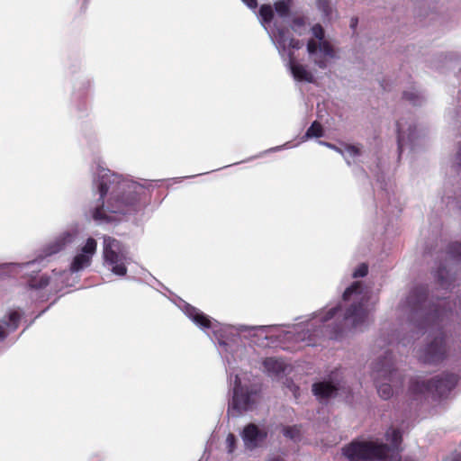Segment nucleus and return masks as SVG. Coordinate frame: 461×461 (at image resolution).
Returning <instances> with one entry per match:
<instances>
[{"instance_id": "38", "label": "nucleus", "mask_w": 461, "mask_h": 461, "mask_svg": "<svg viewBox=\"0 0 461 461\" xmlns=\"http://www.w3.org/2000/svg\"><path fill=\"white\" fill-rule=\"evenodd\" d=\"M458 310L461 312V299L459 300V303H458Z\"/></svg>"}, {"instance_id": "26", "label": "nucleus", "mask_w": 461, "mask_h": 461, "mask_svg": "<svg viewBox=\"0 0 461 461\" xmlns=\"http://www.w3.org/2000/svg\"><path fill=\"white\" fill-rule=\"evenodd\" d=\"M293 0H278L275 3V9L280 17H286L289 14Z\"/></svg>"}, {"instance_id": "36", "label": "nucleus", "mask_w": 461, "mask_h": 461, "mask_svg": "<svg viewBox=\"0 0 461 461\" xmlns=\"http://www.w3.org/2000/svg\"><path fill=\"white\" fill-rule=\"evenodd\" d=\"M266 461H285L282 456L278 455L270 456Z\"/></svg>"}, {"instance_id": "15", "label": "nucleus", "mask_w": 461, "mask_h": 461, "mask_svg": "<svg viewBox=\"0 0 461 461\" xmlns=\"http://www.w3.org/2000/svg\"><path fill=\"white\" fill-rule=\"evenodd\" d=\"M268 436V429L265 425L249 423L244 427L241 432V438L244 447L248 450H255L266 443Z\"/></svg>"}, {"instance_id": "4", "label": "nucleus", "mask_w": 461, "mask_h": 461, "mask_svg": "<svg viewBox=\"0 0 461 461\" xmlns=\"http://www.w3.org/2000/svg\"><path fill=\"white\" fill-rule=\"evenodd\" d=\"M268 33L280 56L286 62V67L294 79L297 82L314 83L313 72L307 66L297 61L294 56V50L303 47V42L292 39L287 30L277 27L276 23Z\"/></svg>"}, {"instance_id": "3", "label": "nucleus", "mask_w": 461, "mask_h": 461, "mask_svg": "<svg viewBox=\"0 0 461 461\" xmlns=\"http://www.w3.org/2000/svg\"><path fill=\"white\" fill-rule=\"evenodd\" d=\"M99 192V201L93 209L92 216L98 222L116 221V214L130 212L147 189L138 182L100 167L95 178Z\"/></svg>"}, {"instance_id": "33", "label": "nucleus", "mask_w": 461, "mask_h": 461, "mask_svg": "<svg viewBox=\"0 0 461 461\" xmlns=\"http://www.w3.org/2000/svg\"><path fill=\"white\" fill-rule=\"evenodd\" d=\"M291 147L292 146L290 145V142H286L284 145L276 146L275 148L270 149L269 151H279V150H282L284 149H288V148H291Z\"/></svg>"}, {"instance_id": "9", "label": "nucleus", "mask_w": 461, "mask_h": 461, "mask_svg": "<svg viewBox=\"0 0 461 461\" xmlns=\"http://www.w3.org/2000/svg\"><path fill=\"white\" fill-rule=\"evenodd\" d=\"M65 249V230L59 233L51 241L47 243L41 249V254L35 260L23 264H3L0 265V274L9 273L14 275H27L29 272L34 271V267L40 264L45 258L55 255Z\"/></svg>"}, {"instance_id": "28", "label": "nucleus", "mask_w": 461, "mask_h": 461, "mask_svg": "<svg viewBox=\"0 0 461 461\" xmlns=\"http://www.w3.org/2000/svg\"><path fill=\"white\" fill-rule=\"evenodd\" d=\"M436 276L438 279L439 285L444 289H447L449 287L450 283L448 280V272L445 267L439 268L436 273Z\"/></svg>"}, {"instance_id": "22", "label": "nucleus", "mask_w": 461, "mask_h": 461, "mask_svg": "<svg viewBox=\"0 0 461 461\" xmlns=\"http://www.w3.org/2000/svg\"><path fill=\"white\" fill-rule=\"evenodd\" d=\"M318 10L321 13L324 19L330 20L332 16V6L330 0H315Z\"/></svg>"}, {"instance_id": "23", "label": "nucleus", "mask_w": 461, "mask_h": 461, "mask_svg": "<svg viewBox=\"0 0 461 461\" xmlns=\"http://www.w3.org/2000/svg\"><path fill=\"white\" fill-rule=\"evenodd\" d=\"M308 22L305 17H295L292 23V29L298 35H303L308 30Z\"/></svg>"}, {"instance_id": "24", "label": "nucleus", "mask_w": 461, "mask_h": 461, "mask_svg": "<svg viewBox=\"0 0 461 461\" xmlns=\"http://www.w3.org/2000/svg\"><path fill=\"white\" fill-rule=\"evenodd\" d=\"M403 98L409 101L413 105H420L424 99L420 92L414 87L411 88V90L410 91H404Z\"/></svg>"}, {"instance_id": "16", "label": "nucleus", "mask_w": 461, "mask_h": 461, "mask_svg": "<svg viewBox=\"0 0 461 461\" xmlns=\"http://www.w3.org/2000/svg\"><path fill=\"white\" fill-rule=\"evenodd\" d=\"M339 373L332 372L328 379L314 383L312 384V393L320 400L324 401L337 394L339 388Z\"/></svg>"}, {"instance_id": "34", "label": "nucleus", "mask_w": 461, "mask_h": 461, "mask_svg": "<svg viewBox=\"0 0 461 461\" xmlns=\"http://www.w3.org/2000/svg\"><path fill=\"white\" fill-rule=\"evenodd\" d=\"M319 143H320L321 145H323V146H326V147H328V148H330V149H332L336 150V151H337V152H339V151H340V148H338V147H336L335 145H333V144H331V143L325 142V141H319Z\"/></svg>"}, {"instance_id": "32", "label": "nucleus", "mask_w": 461, "mask_h": 461, "mask_svg": "<svg viewBox=\"0 0 461 461\" xmlns=\"http://www.w3.org/2000/svg\"><path fill=\"white\" fill-rule=\"evenodd\" d=\"M242 2L250 9H256L258 7L257 0H242Z\"/></svg>"}, {"instance_id": "27", "label": "nucleus", "mask_w": 461, "mask_h": 461, "mask_svg": "<svg viewBox=\"0 0 461 461\" xmlns=\"http://www.w3.org/2000/svg\"><path fill=\"white\" fill-rule=\"evenodd\" d=\"M283 434L285 437H286L294 441H296L300 438L301 428L298 426L285 427L283 429Z\"/></svg>"}, {"instance_id": "19", "label": "nucleus", "mask_w": 461, "mask_h": 461, "mask_svg": "<svg viewBox=\"0 0 461 461\" xmlns=\"http://www.w3.org/2000/svg\"><path fill=\"white\" fill-rule=\"evenodd\" d=\"M339 153L345 158L347 163L350 165L357 161V158L361 155V150L357 146L347 145L343 149H340Z\"/></svg>"}, {"instance_id": "5", "label": "nucleus", "mask_w": 461, "mask_h": 461, "mask_svg": "<svg viewBox=\"0 0 461 461\" xmlns=\"http://www.w3.org/2000/svg\"><path fill=\"white\" fill-rule=\"evenodd\" d=\"M230 386L232 396L229 402L228 412L238 417L243 412L251 410L255 403V395L258 393L257 384L250 373L235 370L230 374Z\"/></svg>"}, {"instance_id": "11", "label": "nucleus", "mask_w": 461, "mask_h": 461, "mask_svg": "<svg viewBox=\"0 0 461 461\" xmlns=\"http://www.w3.org/2000/svg\"><path fill=\"white\" fill-rule=\"evenodd\" d=\"M457 378L452 374H442L436 375L429 381H416L411 383V390L414 393H431L443 396L456 384Z\"/></svg>"}, {"instance_id": "37", "label": "nucleus", "mask_w": 461, "mask_h": 461, "mask_svg": "<svg viewBox=\"0 0 461 461\" xmlns=\"http://www.w3.org/2000/svg\"><path fill=\"white\" fill-rule=\"evenodd\" d=\"M356 24H357V20H354V19H353V20L351 21V24H350V26H351V27H355V26H356Z\"/></svg>"}, {"instance_id": "14", "label": "nucleus", "mask_w": 461, "mask_h": 461, "mask_svg": "<svg viewBox=\"0 0 461 461\" xmlns=\"http://www.w3.org/2000/svg\"><path fill=\"white\" fill-rule=\"evenodd\" d=\"M68 275V273L66 270H53L50 276L47 274H43L39 277L31 276L29 285L32 289H42L50 286V290L51 292H57L64 286L69 285V284L65 279Z\"/></svg>"}, {"instance_id": "8", "label": "nucleus", "mask_w": 461, "mask_h": 461, "mask_svg": "<svg viewBox=\"0 0 461 461\" xmlns=\"http://www.w3.org/2000/svg\"><path fill=\"white\" fill-rule=\"evenodd\" d=\"M311 32L312 37L307 43V51L316 66L320 68H326L329 62L335 58L334 49L325 38L321 25H313Z\"/></svg>"}, {"instance_id": "6", "label": "nucleus", "mask_w": 461, "mask_h": 461, "mask_svg": "<svg viewBox=\"0 0 461 461\" xmlns=\"http://www.w3.org/2000/svg\"><path fill=\"white\" fill-rule=\"evenodd\" d=\"M386 444L379 441H353L342 448L348 461H411L389 454Z\"/></svg>"}, {"instance_id": "1", "label": "nucleus", "mask_w": 461, "mask_h": 461, "mask_svg": "<svg viewBox=\"0 0 461 461\" xmlns=\"http://www.w3.org/2000/svg\"><path fill=\"white\" fill-rule=\"evenodd\" d=\"M345 312L340 320V307H325L309 318L286 326L227 325L212 320L199 309L185 302L179 308L197 327L219 344V352L230 365L234 347L241 334L254 344L262 347H281L286 350H297L303 346H315L321 338L338 339L345 327L361 329L374 311L376 300L369 288L361 282H354L343 294Z\"/></svg>"}, {"instance_id": "13", "label": "nucleus", "mask_w": 461, "mask_h": 461, "mask_svg": "<svg viewBox=\"0 0 461 461\" xmlns=\"http://www.w3.org/2000/svg\"><path fill=\"white\" fill-rule=\"evenodd\" d=\"M97 250V241L89 237L84 240L78 247L71 259L69 265V273L77 274L88 268L93 261V258Z\"/></svg>"}, {"instance_id": "20", "label": "nucleus", "mask_w": 461, "mask_h": 461, "mask_svg": "<svg viewBox=\"0 0 461 461\" xmlns=\"http://www.w3.org/2000/svg\"><path fill=\"white\" fill-rule=\"evenodd\" d=\"M324 133V130L321 124L318 122H313L312 125L308 128L305 134L303 136V141H305L309 139L312 138H320L322 137Z\"/></svg>"}, {"instance_id": "7", "label": "nucleus", "mask_w": 461, "mask_h": 461, "mask_svg": "<svg viewBox=\"0 0 461 461\" xmlns=\"http://www.w3.org/2000/svg\"><path fill=\"white\" fill-rule=\"evenodd\" d=\"M103 258L104 267L113 274L123 276L130 258L125 247L116 239L104 236Z\"/></svg>"}, {"instance_id": "12", "label": "nucleus", "mask_w": 461, "mask_h": 461, "mask_svg": "<svg viewBox=\"0 0 461 461\" xmlns=\"http://www.w3.org/2000/svg\"><path fill=\"white\" fill-rule=\"evenodd\" d=\"M397 144L398 153L401 158L403 153L412 151L419 140V133L414 120L411 117H402L397 121Z\"/></svg>"}, {"instance_id": "10", "label": "nucleus", "mask_w": 461, "mask_h": 461, "mask_svg": "<svg viewBox=\"0 0 461 461\" xmlns=\"http://www.w3.org/2000/svg\"><path fill=\"white\" fill-rule=\"evenodd\" d=\"M385 354L384 358L375 364L373 375L379 396L387 400L393 394V387L397 385L399 375L393 368L391 355L387 352Z\"/></svg>"}, {"instance_id": "25", "label": "nucleus", "mask_w": 461, "mask_h": 461, "mask_svg": "<svg viewBox=\"0 0 461 461\" xmlns=\"http://www.w3.org/2000/svg\"><path fill=\"white\" fill-rule=\"evenodd\" d=\"M385 438L388 442L392 445L393 447H397L401 441H402V434L399 429L394 428H390L386 433Z\"/></svg>"}, {"instance_id": "18", "label": "nucleus", "mask_w": 461, "mask_h": 461, "mask_svg": "<svg viewBox=\"0 0 461 461\" xmlns=\"http://www.w3.org/2000/svg\"><path fill=\"white\" fill-rule=\"evenodd\" d=\"M21 313L18 311H10L7 316L0 323V339H3L6 332L14 331L17 329Z\"/></svg>"}, {"instance_id": "17", "label": "nucleus", "mask_w": 461, "mask_h": 461, "mask_svg": "<svg viewBox=\"0 0 461 461\" xmlns=\"http://www.w3.org/2000/svg\"><path fill=\"white\" fill-rule=\"evenodd\" d=\"M290 366L281 358L267 357L263 361L264 372L273 379H279Z\"/></svg>"}, {"instance_id": "30", "label": "nucleus", "mask_w": 461, "mask_h": 461, "mask_svg": "<svg viewBox=\"0 0 461 461\" xmlns=\"http://www.w3.org/2000/svg\"><path fill=\"white\" fill-rule=\"evenodd\" d=\"M226 447L229 453H233L236 449L237 446V439L235 436L231 433L228 434L226 440Z\"/></svg>"}, {"instance_id": "35", "label": "nucleus", "mask_w": 461, "mask_h": 461, "mask_svg": "<svg viewBox=\"0 0 461 461\" xmlns=\"http://www.w3.org/2000/svg\"><path fill=\"white\" fill-rule=\"evenodd\" d=\"M456 163L461 167V143L459 144L458 150L456 155Z\"/></svg>"}, {"instance_id": "29", "label": "nucleus", "mask_w": 461, "mask_h": 461, "mask_svg": "<svg viewBox=\"0 0 461 461\" xmlns=\"http://www.w3.org/2000/svg\"><path fill=\"white\" fill-rule=\"evenodd\" d=\"M449 257L456 262L461 261V244L454 243L449 247Z\"/></svg>"}, {"instance_id": "31", "label": "nucleus", "mask_w": 461, "mask_h": 461, "mask_svg": "<svg viewBox=\"0 0 461 461\" xmlns=\"http://www.w3.org/2000/svg\"><path fill=\"white\" fill-rule=\"evenodd\" d=\"M368 267L366 264H361L353 273V277H363L366 276Z\"/></svg>"}, {"instance_id": "2", "label": "nucleus", "mask_w": 461, "mask_h": 461, "mask_svg": "<svg viewBox=\"0 0 461 461\" xmlns=\"http://www.w3.org/2000/svg\"><path fill=\"white\" fill-rule=\"evenodd\" d=\"M411 326L419 331L427 332L438 330L433 339L419 353L421 362L436 365L442 362L447 354V347L444 334L440 331L452 312V303L446 298H438L436 302L428 300L424 287L413 289L402 306Z\"/></svg>"}, {"instance_id": "21", "label": "nucleus", "mask_w": 461, "mask_h": 461, "mask_svg": "<svg viewBox=\"0 0 461 461\" xmlns=\"http://www.w3.org/2000/svg\"><path fill=\"white\" fill-rule=\"evenodd\" d=\"M259 18L262 25L265 29H267V25H269L272 18H273V9L269 5H263L259 9Z\"/></svg>"}]
</instances>
